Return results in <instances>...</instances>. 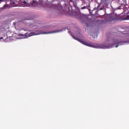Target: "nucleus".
<instances>
[{
  "instance_id": "nucleus-7",
  "label": "nucleus",
  "mask_w": 129,
  "mask_h": 129,
  "mask_svg": "<svg viewBox=\"0 0 129 129\" xmlns=\"http://www.w3.org/2000/svg\"><path fill=\"white\" fill-rule=\"evenodd\" d=\"M124 20H129V15L127 16L124 19Z\"/></svg>"
},
{
  "instance_id": "nucleus-2",
  "label": "nucleus",
  "mask_w": 129,
  "mask_h": 129,
  "mask_svg": "<svg viewBox=\"0 0 129 129\" xmlns=\"http://www.w3.org/2000/svg\"><path fill=\"white\" fill-rule=\"evenodd\" d=\"M58 32H59V31H54L51 32H48V33L43 32L41 33H37V32H32L29 34H28V33H25V36H28V37H31V36H36V35H40V34H52V33H58Z\"/></svg>"
},
{
  "instance_id": "nucleus-11",
  "label": "nucleus",
  "mask_w": 129,
  "mask_h": 129,
  "mask_svg": "<svg viewBox=\"0 0 129 129\" xmlns=\"http://www.w3.org/2000/svg\"><path fill=\"white\" fill-rule=\"evenodd\" d=\"M118 47V44L115 46V48H117Z\"/></svg>"
},
{
  "instance_id": "nucleus-10",
  "label": "nucleus",
  "mask_w": 129,
  "mask_h": 129,
  "mask_svg": "<svg viewBox=\"0 0 129 129\" xmlns=\"http://www.w3.org/2000/svg\"><path fill=\"white\" fill-rule=\"evenodd\" d=\"M0 2H1V3H3V2H5V0H0Z\"/></svg>"
},
{
  "instance_id": "nucleus-4",
  "label": "nucleus",
  "mask_w": 129,
  "mask_h": 129,
  "mask_svg": "<svg viewBox=\"0 0 129 129\" xmlns=\"http://www.w3.org/2000/svg\"><path fill=\"white\" fill-rule=\"evenodd\" d=\"M10 5L12 6V7H18V4H17V2L11 1L10 3Z\"/></svg>"
},
{
  "instance_id": "nucleus-8",
  "label": "nucleus",
  "mask_w": 129,
  "mask_h": 129,
  "mask_svg": "<svg viewBox=\"0 0 129 129\" xmlns=\"http://www.w3.org/2000/svg\"><path fill=\"white\" fill-rule=\"evenodd\" d=\"M76 9L78 10V11H79V12H80V9H79V8L76 7Z\"/></svg>"
},
{
  "instance_id": "nucleus-1",
  "label": "nucleus",
  "mask_w": 129,
  "mask_h": 129,
  "mask_svg": "<svg viewBox=\"0 0 129 129\" xmlns=\"http://www.w3.org/2000/svg\"><path fill=\"white\" fill-rule=\"evenodd\" d=\"M79 42H80L82 44H83V45H85V46H88V47H92V48H100L101 49H105V48H110L109 46H105L103 44H94V43H93L92 42H86L80 39H77Z\"/></svg>"
},
{
  "instance_id": "nucleus-9",
  "label": "nucleus",
  "mask_w": 129,
  "mask_h": 129,
  "mask_svg": "<svg viewBox=\"0 0 129 129\" xmlns=\"http://www.w3.org/2000/svg\"><path fill=\"white\" fill-rule=\"evenodd\" d=\"M118 10H121V6H120L118 8Z\"/></svg>"
},
{
  "instance_id": "nucleus-12",
  "label": "nucleus",
  "mask_w": 129,
  "mask_h": 129,
  "mask_svg": "<svg viewBox=\"0 0 129 129\" xmlns=\"http://www.w3.org/2000/svg\"><path fill=\"white\" fill-rule=\"evenodd\" d=\"M4 39V38H3V37H1V38H0V40H2V39Z\"/></svg>"
},
{
  "instance_id": "nucleus-5",
  "label": "nucleus",
  "mask_w": 129,
  "mask_h": 129,
  "mask_svg": "<svg viewBox=\"0 0 129 129\" xmlns=\"http://www.w3.org/2000/svg\"><path fill=\"white\" fill-rule=\"evenodd\" d=\"M114 44H120V43H127V42L126 41H121V42H119L118 40H114Z\"/></svg>"
},
{
  "instance_id": "nucleus-6",
  "label": "nucleus",
  "mask_w": 129,
  "mask_h": 129,
  "mask_svg": "<svg viewBox=\"0 0 129 129\" xmlns=\"http://www.w3.org/2000/svg\"><path fill=\"white\" fill-rule=\"evenodd\" d=\"M85 9H88V6H84V7H82L81 8V10H85Z\"/></svg>"
},
{
  "instance_id": "nucleus-3",
  "label": "nucleus",
  "mask_w": 129,
  "mask_h": 129,
  "mask_svg": "<svg viewBox=\"0 0 129 129\" xmlns=\"http://www.w3.org/2000/svg\"><path fill=\"white\" fill-rule=\"evenodd\" d=\"M21 5L22 7H31V5L32 7H34L36 6V0H33V2L31 3V4L26 2V1H24L22 2Z\"/></svg>"
}]
</instances>
